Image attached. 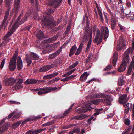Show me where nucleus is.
Wrapping results in <instances>:
<instances>
[{"label":"nucleus","instance_id":"obj_12","mask_svg":"<svg viewBox=\"0 0 134 134\" xmlns=\"http://www.w3.org/2000/svg\"><path fill=\"white\" fill-rule=\"evenodd\" d=\"M40 47L42 49L46 48H48L47 49H44L42 53V54H45L47 53H49L51 52L52 50V49H51V46H48V45L42 46H41V47Z\"/></svg>","mask_w":134,"mask_h":134},{"label":"nucleus","instance_id":"obj_6","mask_svg":"<svg viewBox=\"0 0 134 134\" xmlns=\"http://www.w3.org/2000/svg\"><path fill=\"white\" fill-rule=\"evenodd\" d=\"M42 24L44 26H54L55 25V23L54 21L50 19H45L41 21Z\"/></svg>","mask_w":134,"mask_h":134},{"label":"nucleus","instance_id":"obj_43","mask_svg":"<svg viewBox=\"0 0 134 134\" xmlns=\"http://www.w3.org/2000/svg\"><path fill=\"white\" fill-rule=\"evenodd\" d=\"M132 13L129 8L127 7L126 9H124L123 13H124L125 15H128V14Z\"/></svg>","mask_w":134,"mask_h":134},{"label":"nucleus","instance_id":"obj_7","mask_svg":"<svg viewBox=\"0 0 134 134\" xmlns=\"http://www.w3.org/2000/svg\"><path fill=\"white\" fill-rule=\"evenodd\" d=\"M10 9V8H9L6 11L4 18L2 23V25L3 26H4L5 27L7 25L9 21V20L8 19V16L9 13Z\"/></svg>","mask_w":134,"mask_h":134},{"label":"nucleus","instance_id":"obj_63","mask_svg":"<svg viewBox=\"0 0 134 134\" xmlns=\"http://www.w3.org/2000/svg\"><path fill=\"white\" fill-rule=\"evenodd\" d=\"M123 104H124L123 106L125 108L128 107L129 105V103H125Z\"/></svg>","mask_w":134,"mask_h":134},{"label":"nucleus","instance_id":"obj_22","mask_svg":"<svg viewBox=\"0 0 134 134\" xmlns=\"http://www.w3.org/2000/svg\"><path fill=\"white\" fill-rule=\"evenodd\" d=\"M37 82L36 80L32 79H27L24 82L25 84H34Z\"/></svg>","mask_w":134,"mask_h":134},{"label":"nucleus","instance_id":"obj_18","mask_svg":"<svg viewBox=\"0 0 134 134\" xmlns=\"http://www.w3.org/2000/svg\"><path fill=\"white\" fill-rule=\"evenodd\" d=\"M96 5L97 11L100 16V20L102 22H103L104 21V20L103 18L102 14V10L100 8V7H99L98 5L97 4V3H96Z\"/></svg>","mask_w":134,"mask_h":134},{"label":"nucleus","instance_id":"obj_24","mask_svg":"<svg viewBox=\"0 0 134 134\" xmlns=\"http://www.w3.org/2000/svg\"><path fill=\"white\" fill-rule=\"evenodd\" d=\"M89 74L87 72L83 73L80 77V80L82 81H85L87 79V77Z\"/></svg>","mask_w":134,"mask_h":134},{"label":"nucleus","instance_id":"obj_17","mask_svg":"<svg viewBox=\"0 0 134 134\" xmlns=\"http://www.w3.org/2000/svg\"><path fill=\"white\" fill-rule=\"evenodd\" d=\"M20 1V0H15L14 9H13L12 12H13L14 11L16 14L18 12Z\"/></svg>","mask_w":134,"mask_h":134},{"label":"nucleus","instance_id":"obj_36","mask_svg":"<svg viewBox=\"0 0 134 134\" xmlns=\"http://www.w3.org/2000/svg\"><path fill=\"white\" fill-rule=\"evenodd\" d=\"M127 19L131 20H134V15L133 12H132L128 14V15H125Z\"/></svg>","mask_w":134,"mask_h":134},{"label":"nucleus","instance_id":"obj_45","mask_svg":"<svg viewBox=\"0 0 134 134\" xmlns=\"http://www.w3.org/2000/svg\"><path fill=\"white\" fill-rule=\"evenodd\" d=\"M7 6L9 8L12 3L13 0H4Z\"/></svg>","mask_w":134,"mask_h":134},{"label":"nucleus","instance_id":"obj_38","mask_svg":"<svg viewBox=\"0 0 134 134\" xmlns=\"http://www.w3.org/2000/svg\"><path fill=\"white\" fill-rule=\"evenodd\" d=\"M37 37L38 38L40 39L44 38L45 37L44 34L41 31L39 32L38 34L37 35Z\"/></svg>","mask_w":134,"mask_h":134},{"label":"nucleus","instance_id":"obj_39","mask_svg":"<svg viewBox=\"0 0 134 134\" xmlns=\"http://www.w3.org/2000/svg\"><path fill=\"white\" fill-rule=\"evenodd\" d=\"M21 77V76L20 75H18L17 83L21 84L23 83V81L22 79L20 78Z\"/></svg>","mask_w":134,"mask_h":134},{"label":"nucleus","instance_id":"obj_33","mask_svg":"<svg viewBox=\"0 0 134 134\" xmlns=\"http://www.w3.org/2000/svg\"><path fill=\"white\" fill-rule=\"evenodd\" d=\"M76 76V75H71L68 77H65L61 80L62 81L65 82L70 80L74 78Z\"/></svg>","mask_w":134,"mask_h":134},{"label":"nucleus","instance_id":"obj_21","mask_svg":"<svg viewBox=\"0 0 134 134\" xmlns=\"http://www.w3.org/2000/svg\"><path fill=\"white\" fill-rule=\"evenodd\" d=\"M52 66L51 65H47L41 67L39 69V71L40 72H43L46 71L52 68Z\"/></svg>","mask_w":134,"mask_h":134},{"label":"nucleus","instance_id":"obj_16","mask_svg":"<svg viewBox=\"0 0 134 134\" xmlns=\"http://www.w3.org/2000/svg\"><path fill=\"white\" fill-rule=\"evenodd\" d=\"M102 102L107 105L111 104V101L112 99L109 96H107L105 99H102Z\"/></svg>","mask_w":134,"mask_h":134},{"label":"nucleus","instance_id":"obj_42","mask_svg":"<svg viewBox=\"0 0 134 134\" xmlns=\"http://www.w3.org/2000/svg\"><path fill=\"white\" fill-rule=\"evenodd\" d=\"M30 55L31 56H32L33 59L34 60H38L39 58L38 56L35 53L32 52L31 53Z\"/></svg>","mask_w":134,"mask_h":134},{"label":"nucleus","instance_id":"obj_40","mask_svg":"<svg viewBox=\"0 0 134 134\" xmlns=\"http://www.w3.org/2000/svg\"><path fill=\"white\" fill-rule=\"evenodd\" d=\"M85 118V116L82 115H79L75 116L74 117V119L80 120L84 119Z\"/></svg>","mask_w":134,"mask_h":134},{"label":"nucleus","instance_id":"obj_8","mask_svg":"<svg viewBox=\"0 0 134 134\" xmlns=\"http://www.w3.org/2000/svg\"><path fill=\"white\" fill-rule=\"evenodd\" d=\"M125 41L122 38L119 39L118 42L117 49L119 51L121 49L125 48Z\"/></svg>","mask_w":134,"mask_h":134},{"label":"nucleus","instance_id":"obj_2","mask_svg":"<svg viewBox=\"0 0 134 134\" xmlns=\"http://www.w3.org/2000/svg\"><path fill=\"white\" fill-rule=\"evenodd\" d=\"M131 50V48H129L124 52L123 62L121 65L118 69V72H123L126 69L127 63L129 62V55Z\"/></svg>","mask_w":134,"mask_h":134},{"label":"nucleus","instance_id":"obj_35","mask_svg":"<svg viewBox=\"0 0 134 134\" xmlns=\"http://www.w3.org/2000/svg\"><path fill=\"white\" fill-rule=\"evenodd\" d=\"M26 133V134H38L39 133L38 129L34 130H31L27 131Z\"/></svg>","mask_w":134,"mask_h":134},{"label":"nucleus","instance_id":"obj_62","mask_svg":"<svg viewBox=\"0 0 134 134\" xmlns=\"http://www.w3.org/2000/svg\"><path fill=\"white\" fill-rule=\"evenodd\" d=\"M20 115V114L19 113H18L15 114L14 115L13 117V118H15V119H16Z\"/></svg>","mask_w":134,"mask_h":134},{"label":"nucleus","instance_id":"obj_13","mask_svg":"<svg viewBox=\"0 0 134 134\" xmlns=\"http://www.w3.org/2000/svg\"><path fill=\"white\" fill-rule=\"evenodd\" d=\"M41 117V115H39L36 117H33L32 118H28L25 120L22 123L21 125H23L25 124L26 122L29 121H32L33 120H35L36 119H40Z\"/></svg>","mask_w":134,"mask_h":134},{"label":"nucleus","instance_id":"obj_28","mask_svg":"<svg viewBox=\"0 0 134 134\" xmlns=\"http://www.w3.org/2000/svg\"><path fill=\"white\" fill-rule=\"evenodd\" d=\"M117 58V53L116 52H114L113 54V57L112 61L113 65L115 66L116 65Z\"/></svg>","mask_w":134,"mask_h":134},{"label":"nucleus","instance_id":"obj_52","mask_svg":"<svg viewBox=\"0 0 134 134\" xmlns=\"http://www.w3.org/2000/svg\"><path fill=\"white\" fill-rule=\"evenodd\" d=\"M52 124V123L51 122H49L47 123L43 124L42 125V126L43 127H46L47 126H49L51 125Z\"/></svg>","mask_w":134,"mask_h":134},{"label":"nucleus","instance_id":"obj_53","mask_svg":"<svg viewBox=\"0 0 134 134\" xmlns=\"http://www.w3.org/2000/svg\"><path fill=\"white\" fill-rule=\"evenodd\" d=\"M5 61V59H3L0 65V68L2 69L3 67Z\"/></svg>","mask_w":134,"mask_h":134},{"label":"nucleus","instance_id":"obj_4","mask_svg":"<svg viewBox=\"0 0 134 134\" xmlns=\"http://www.w3.org/2000/svg\"><path fill=\"white\" fill-rule=\"evenodd\" d=\"M61 87L58 88L55 87H45L41 88L35 89L34 90L35 91H38V94L39 95H41L43 94L47 93L52 91H54L56 90L57 89H60Z\"/></svg>","mask_w":134,"mask_h":134},{"label":"nucleus","instance_id":"obj_3","mask_svg":"<svg viewBox=\"0 0 134 134\" xmlns=\"http://www.w3.org/2000/svg\"><path fill=\"white\" fill-rule=\"evenodd\" d=\"M102 99H97L93 100L91 102H89L85 107L79 109L80 110H81V112L84 113L87 111H90L91 110V109L92 108L91 106L93 104L97 105L100 102L102 101Z\"/></svg>","mask_w":134,"mask_h":134},{"label":"nucleus","instance_id":"obj_46","mask_svg":"<svg viewBox=\"0 0 134 134\" xmlns=\"http://www.w3.org/2000/svg\"><path fill=\"white\" fill-rule=\"evenodd\" d=\"M118 25L120 30L122 32H124L125 30V28L122 26L120 23H118Z\"/></svg>","mask_w":134,"mask_h":134},{"label":"nucleus","instance_id":"obj_41","mask_svg":"<svg viewBox=\"0 0 134 134\" xmlns=\"http://www.w3.org/2000/svg\"><path fill=\"white\" fill-rule=\"evenodd\" d=\"M7 129L6 125H4L0 128V134H2Z\"/></svg>","mask_w":134,"mask_h":134},{"label":"nucleus","instance_id":"obj_55","mask_svg":"<svg viewBox=\"0 0 134 134\" xmlns=\"http://www.w3.org/2000/svg\"><path fill=\"white\" fill-rule=\"evenodd\" d=\"M112 66L111 65H109L107 66L104 69V70H110L112 69Z\"/></svg>","mask_w":134,"mask_h":134},{"label":"nucleus","instance_id":"obj_59","mask_svg":"<svg viewBox=\"0 0 134 134\" xmlns=\"http://www.w3.org/2000/svg\"><path fill=\"white\" fill-rule=\"evenodd\" d=\"M75 133H80V130L79 128H76L74 129Z\"/></svg>","mask_w":134,"mask_h":134},{"label":"nucleus","instance_id":"obj_9","mask_svg":"<svg viewBox=\"0 0 134 134\" xmlns=\"http://www.w3.org/2000/svg\"><path fill=\"white\" fill-rule=\"evenodd\" d=\"M16 61L13 59L10 60L9 68L10 71H13L16 68Z\"/></svg>","mask_w":134,"mask_h":134},{"label":"nucleus","instance_id":"obj_60","mask_svg":"<svg viewBox=\"0 0 134 134\" xmlns=\"http://www.w3.org/2000/svg\"><path fill=\"white\" fill-rule=\"evenodd\" d=\"M58 74L59 73L58 72H57L55 73L52 74H50V75L51 76V78H52L54 77L57 76V75H58Z\"/></svg>","mask_w":134,"mask_h":134},{"label":"nucleus","instance_id":"obj_29","mask_svg":"<svg viewBox=\"0 0 134 134\" xmlns=\"http://www.w3.org/2000/svg\"><path fill=\"white\" fill-rule=\"evenodd\" d=\"M77 49L76 46L75 45H74L71 48L69 56L70 57H71L75 53Z\"/></svg>","mask_w":134,"mask_h":134},{"label":"nucleus","instance_id":"obj_30","mask_svg":"<svg viewBox=\"0 0 134 134\" xmlns=\"http://www.w3.org/2000/svg\"><path fill=\"white\" fill-rule=\"evenodd\" d=\"M111 27L113 30H114L117 24L116 21L115 19L112 18L111 20Z\"/></svg>","mask_w":134,"mask_h":134},{"label":"nucleus","instance_id":"obj_25","mask_svg":"<svg viewBox=\"0 0 134 134\" xmlns=\"http://www.w3.org/2000/svg\"><path fill=\"white\" fill-rule=\"evenodd\" d=\"M99 34L96 35L95 39L94 40V41L95 43H97V44H98L102 42V36L100 37L99 40H98L99 38Z\"/></svg>","mask_w":134,"mask_h":134},{"label":"nucleus","instance_id":"obj_61","mask_svg":"<svg viewBox=\"0 0 134 134\" xmlns=\"http://www.w3.org/2000/svg\"><path fill=\"white\" fill-rule=\"evenodd\" d=\"M92 33H91L90 34V39H89V41H88V43L90 44V45L91 44V38H92Z\"/></svg>","mask_w":134,"mask_h":134},{"label":"nucleus","instance_id":"obj_50","mask_svg":"<svg viewBox=\"0 0 134 134\" xmlns=\"http://www.w3.org/2000/svg\"><path fill=\"white\" fill-rule=\"evenodd\" d=\"M18 51H16L14 54L12 58L11 59H13V60L16 61V59L17 57L18 56Z\"/></svg>","mask_w":134,"mask_h":134},{"label":"nucleus","instance_id":"obj_56","mask_svg":"<svg viewBox=\"0 0 134 134\" xmlns=\"http://www.w3.org/2000/svg\"><path fill=\"white\" fill-rule=\"evenodd\" d=\"M51 78L50 74L45 75L43 77V79H47Z\"/></svg>","mask_w":134,"mask_h":134},{"label":"nucleus","instance_id":"obj_32","mask_svg":"<svg viewBox=\"0 0 134 134\" xmlns=\"http://www.w3.org/2000/svg\"><path fill=\"white\" fill-rule=\"evenodd\" d=\"M83 46V44L82 43L80 44L79 45V47L77 49V51L75 53V55H78L80 54L82 51Z\"/></svg>","mask_w":134,"mask_h":134},{"label":"nucleus","instance_id":"obj_49","mask_svg":"<svg viewBox=\"0 0 134 134\" xmlns=\"http://www.w3.org/2000/svg\"><path fill=\"white\" fill-rule=\"evenodd\" d=\"M103 109L102 108L96 109V112L94 114V115L96 116L98 115L100 113L101 111Z\"/></svg>","mask_w":134,"mask_h":134},{"label":"nucleus","instance_id":"obj_44","mask_svg":"<svg viewBox=\"0 0 134 134\" xmlns=\"http://www.w3.org/2000/svg\"><path fill=\"white\" fill-rule=\"evenodd\" d=\"M74 104H72L71 106L69 108L66 110L64 112V117L65 116L67 115L70 112V110H71L72 109V108L73 107L74 105Z\"/></svg>","mask_w":134,"mask_h":134},{"label":"nucleus","instance_id":"obj_11","mask_svg":"<svg viewBox=\"0 0 134 134\" xmlns=\"http://www.w3.org/2000/svg\"><path fill=\"white\" fill-rule=\"evenodd\" d=\"M61 2V0H48V4L49 5H55L54 7L56 8Z\"/></svg>","mask_w":134,"mask_h":134},{"label":"nucleus","instance_id":"obj_15","mask_svg":"<svg viewBox=\"0 0 134 134\" xmlns=\"http://www.w3.org/2000/svg\"><path fill=\"white\" fill-rule=\"evenodd\" d=\"M62 48L61 47L60 48L58 49L57 51L53 54H50L49 56V59H52L58 55L62 51Z\"/></svg>","mask_w":134,"mask_h":134},{"label":"nucleus","instance_id":"obj_57","mask_svg":"<svg viewBox=\"0 0 134 134\" xmlns=\"http://www.w3.org/2000/svg\"><path fill=\"white\" fill-rule=\"evenodd\" d=\"M10 102L11 104L18 105L20 103V102L16 101H10Z\"/></svg>","mask_w":134,"mask_h":134},{"label":"nucleus","instance_id":"obj_31","mask_svg":"<svg viewBox=\"0 0 134 134\" xmlns=\"http://www.w3.org/2000/svg\"><path fill=\"white\" fill-rule=\"evenodd\" d=\"M125 83V81L123 80V76L121 75L119 78L118 81V84L119 86H122Z\"/></svg>","mask_w":134,"mask_h":134},{"label":"nucleus","instance_id":"obj_64","mask_svg":"<svg viewBox=\"0 0 134 134\" xmlns=\"http://www.w3.org/2000/svg\"><path fill=\"white\" fill-rule=\"evenodd\" d=\"M15 114V112H14L10 114L8 116V118L10 119Z\"/></svg>","mask_w":134,"mask_h":134},{"label":"nucleus","instance_id":"obj_48","mask_svg":"<svg viewBox=\"0 0 134 134\" xmlns=\"http://www.w3.org/2000/svg\"><path fill=\"white\" fill-rule=\"evenodd\" d=\"M54 12V9L51 8H49L47 10L46 13L48 15H49L53 13Z\"/></svg>","mask_w":134,"mask_h":134},{"label":"nucleus","instance_id":"obj_58","mask_svg":"<svg viewBox=\"0 0 134 134\" xmlns=\"http://www.w3.org/2000/svg\"><path fill=\"white\" fill-rule=\"evenodd\" d=\"M125 123L126 125H129L130 123V120L128 119H126L125 120Z\"/></svg>","mask_w":134,"mask_h":134},{"label":"nucleus","instance_id":"obj_19","mask_svg":"<svg viewBox=\"0 0 134 134\" xmlns=\"http://www.w3.org/2000/svg\"><path fill=\"white\" fill-rule=\"evenodd\" d=\"M17 68L19 70H21L23 68L22 60L21 57L18 56L17 60Z\"/></svg>","mask_w":134,"mask_h":134},{"label":"nucleus","instance_id":"obj_10","mask_svg":"<svg viewBox=\"0 0 134 134\" xmlns=\"http://www.w3.org/2000/svg\"><path fill=\"white\" fill-rule=\"evenodd\" d=\"M16 81V80L15 79L13 78H10L5 79L3 81V83L5 85H8L10 84H14Z\"/></svg>","mask_w":134,"mask_h":134},{"label":"nucleus","instance_id":"obj_54","mask_svg":"<svg viewBox=\"0 0 134 134\" xmlns=\"http://www.w3.org/2000/svg\"><path fill=\"white\" fill-rule=\"evenodd\" d=\"M74 126V124H71L70 125L66 126H63L62 127V128L63 129H67L71 127L72 126Z\"/></svg>","mask_w":134,"mask_h":134},{"label":"nucleus","instance_id":"obj_27","mask_svg":"<svg viewBox=\"0 0 134 134\" xmlns=\"http://www.w3.org/2000/svg\"><path fill=\"white\" fill-rule=\"evenodd\" d=\"M31 56L29 54H27L26 55V59L28 66L30 65L32 63Z\"/></svg>","mask_w":134,"mask_h":134},{"label":"nucleus","instance_id":"obj_34","mask_svg":"<svg viewBox=\"0 0 134 134\" xmlns=\"http://www.w3.org/2000/svg\"><path fill=\"white\" fill-rule=\"evenodd\" d=\"M79 64V62L77 61L75 63H73L72 65H70L68 68H67L68 70H71L72 69L75 68Z\"/></svg>","mask_w":134,"mask_h":134},{"label":"nucleus","instance_id":"obj_5","mask_svg":"<svg viewBox=\"0 0 134 134\" xmlns=\"http://www.w3.org/2000/svg\"><path fill=\"white\" fill-rule=\"evenodd\" d=\"M101 35L102 36H104L103 39L106 41L109 35V31L106 27L102 26L101 28Z\"/></svg>","mask_w":134,"mask_h":134},{"label":"nucleus","instance_id":"obj_20","mask_svg":"<svg viewBox=\"0 0 134 134\" xmlns=\"http://www.w3.org/2000/svg\"><path fill=\"white\" fill-rule=\"evenodd\" d=\"M127 96L126 94H124L119 97V102L121 103H126L127 102Z\"/></svg>","mask_w":134,"mask_h":134},{"label":"nucleus","instance_id":"obj_37","mask_svg":"<svg viewBox=\"0 0 134 134\" xmlns=\"http://www.w3.org/2000/svg\"><path fill=\"white\" fill-rule=\"evenodd\" d=\"M22 122V120L19 121L16 123L14 124L12 126V128L13 129H15L18 127Z\"/></svg>","mask_w":134,"mask_h":134},{"label":"nucleus","instance_id":"obj_14","mask_svg":"<svg viewBox=\"0 0 134 134\" xmlns=\"http://www.w3.org/2000/svg\"><path fill=\"white\" fill-rule=\"evenodd\" d=\"M132 69H134V56L132 57V61L129 67L128 68L126 74L127 75H129L131 74Z\"/></svg>","mask_w":134,"mask_h":134},{"label":"nucleus","instance_id":"obj_1","mask_svg":"<svg viewBox=\"0 0 134 134\" xmlns=\"http://www.w3.org/2000/svg\"><path fill=\"white\" fill-rule=\"evenodd\" d=\"M23 13L22 12L19 16L18 17L16 21L13 24L10 29L7 32L6 35L4 37V41L8 43L9 40V37L16 30L17 28L18 27L19 25H20L22 23H24L28 19V16L30 15L29 12L27 13L24 17L23 19L22 20H20V19Z\"/></svg>","mask_w":134,"mask_h":134},{"label":"nucleus","instance_id":"obj_47","mask_svg":"<svg viewBox=\"0 0 134 134\" xmlns=\"http://www.w3.org/2000/svg\"><path fill=\"white\" fill-rule=\"evenodd\" d=\"M21 84L16 83L14 86V88L15 89H21L22 88L23 86Z\"/></svg>","mask_w":134,"mask_h":134},{"label":"nucleus","instance_id":"obj_26","mask_svg":"<svg viewBox=\"0 0 134 134\" xmlns=\"http://www.w3.org/2000/svg\"><path fill=\"white\" fill-rule=\"evenodd\" d=\"M57 37L54 36L53 37L50 38L47 40H45L44 41V43H50L54 42L57 39Z\"/></svg>","mask_w":134,"mask_h":134},{"label":"nucleus","instance_id":"obj_51","mask_svg":"<svg viewBox=\"0 0 134 134\" xmlns=\"http://www.w3.org/2000/svg\"><path fill=\"white\" fill-rule=\"evenodd\" d=\"M37 7V5H36V10H35V11H36V12L35 13V14H34V18L35 19H37V17H38V15L37 13V11L38 10Z\"/></svg>","mask_w":134,"mask_h":134},{"label":"nucleus","instance_id":"obj_23","mask_svg":"<svg viewBox=\"0 0 134 134\" xmlns=\"http://www.w3.org/2000/svg\"><path fill=\"white\" fill-rule=\"evenodd\" d=\"M92 97L94 98H101L105 97V95L103 93H98L92 95Z\"/></svg>","mask_w":134,"mask_h":134}]
</instances>
